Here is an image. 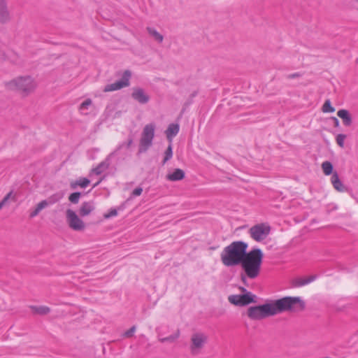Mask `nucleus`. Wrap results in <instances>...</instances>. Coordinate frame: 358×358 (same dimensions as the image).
I'll return each instance as SVG.
<instances>
[{
    "mask_svg": "<svg viewBox=\"0 0 358 358\" xmlns=\"http://www.w3.org/2000/svg\"><path fill=\"white\" fill-rule=\"evenodd\" d=\"M94 210V206L92 202H84L82 203L79 213L80 216L85 217L90 215Z\"/></svg>",
    "mask_w": 358,
    "mask_h": 358,
    "instance_id": "20",
    "label": "nucleus"
},
{
    "mask_svg": "<svg viewBox=\"0 0 358 358\" xmlns=\"http://www.w3.org/2000/svg\"><path fill=\"white\" fill-rule=\"evenodd\" d=\"M51 203H52V202H48L46 200L41 201L37 204L36 208L30 213V217L33 218L36 217L43 209H44Z\"/></svg>",
    "mask_w": 358,
    "mask_h": 358,
    "instance_id": "22",
    "label": "nucleus"
},
{
    "mask_svg": "<svg viewBox=\"0 0 358 358\" xmlns=\"http://www.w3.org/2000/svg\"><path fill=\"white\" fill-rule=\"evenodd\" d=\"M240 289H241V291L242 292H243V293H245V294L246 292H247V289H246L245 288L243 287H240Z\"/></svg>",
    "mask_w": 358,
    "mask_h": 358,
    "instance_id": "39",
    "label": "nucleus"
},
{
    "mask_svg": "<svg viewBox=\"0 0 358 358\" xmlns=\"http://www.w3.org/2000/svg\"><path fill=\"white\" fill-rule=\"evenodd\" d=\"M115 152H112L110 153L109 155H108V157L103 161L101 162L100 164H99V165L97 166H96L95 168H94L92 171L95 173L96 175H100L104 171H106V169H108V167L110 166V159H111V157H113V155H114Z\"/></svg>",
    "mask_w": 358,
    "mask_h": 358,
    "instance_id": "14",
    "label": "nucleus"
},
{
    "mask_svg": "<svg viewBox=\"0 0 358 358\" xmlns=\"http://www.w3.org/2000/svg\"><path fill=\"white\" fill-rule=\"evenodd\" d=\"M80 197V192H74V193H72L69 196V199L73 203H78L79 201Z\"/></svg>",
    "mask_w": 358,
    "mask_h": 358,
    "instance_id": "30",
    "label": "nucleus"
},
{
    "mask_svg": "<svg viewBox=\"0 0 358 358\" xmlns=\"http://www.w3.org/2000/svg\"><path fill=\"white\" fill-rule=\"evenodd\" d=\"M345 138H346V135L342 134H338L336 136V143L341 148L344 147V141H345Z\"/></svg>",
    "mask_w": 358,
    "mask_h": 358,
    "instance_id": "31",
    "label": "nucleus"
},
{
    "mask_svg": "<svg viewBox=\"0 0 358 358\" xmlns=\"http://www.w3.org/2000/svg\"><path fill=\"white\" fill-rule=\"evenodd\" d=\"M296 76H298V74H296V73H294V74H291V75H289V78H295V77H296Z\"/></svg>",
    "mask_w": 358,
    "mask_h": 358,
    "instance_id": "38",
    "label": "nucleus"
},
{
    "mask_svg": "<svg viewBox=\"0 0 358 358\" xmlns=\"http://www.w3.org/2000/svg\"><path fill=\"white\" fill-rule=\"evenodd\" d=\"M332 120L334 121V125L336 127H338L339 126V121H338V120L336 117H332Z\"/></svg>",
    "mask_w": 358,
    "mask_h": 358,
    "instance_id": "36",
    "label": "nucleus"
},
{
    "mask_svg": "<svg viewBox=\"0 0 358 358\" xmlns=\"http://www.w3.org/2000/svg\"><path fill=\"white\" fill-rule=\"evenodd\" d=\"M270 231L271 227L266 223L255 224L249 229L250 237L257 242H261L266 238Z\"/></svg>",
    "mask_w": 358,
    "mask_h": 358,
    "instance_id": "8",
    "label": "nucleus"
},
{
    "mask_svg": "<svg viewBox=\"0 0 358 358\" xmlns=\"http://www.w3.org/2000/svg\"><path fill=\"white\" fill-rule=\"evenodd\" d=\"M132 143H133V139L132 138H129L128 140V142H127V148H129Z\"/></svg>",
    "mask_w": 358,
    "mask_h": 358,
    "instance_id": "37",
    "label": "nucleus"
},
{
    "mask_svg": "<svg viewBox=\"0 0 358 358\" xmlns=\"http://www.w3.org/2000/svg\"><path fill=\"white\" fill-rule=\"evenodd\" d=\"M245 279H246V278H245V276L242 275V280H243V281H244V282H245Z\"/></svg>",
    "mask_w": 358,
    "mask_h": 358,
    "instance_id": "42",
    "label": "nucleus"
},
{
    "mask_svg": "<svg viewBox=\"0 0 358 358\" xmlns=\"http://www.w3.org/2000/svg\"><path fill=\"white\" fill-rule=\"evenodd\" d=\"M143 192V189L140 187L135 188L132 192L133 196H140Z\"/></svg>",
    "mask_w": 358,
    "mask_h": 358,
    "instance_id": "34",
    "label": "nucleus"
},
{
    "mask_svg": "<svg viewBox=\"0 0 358 358\" xmlns=\"http://www.w3.org/2000/svg\"><path fill=\"white\" fill-rule=\"evenodd\" d=\"M136 331V327L133 326L124 333L126 337H131Z\"/></svg>",
    "mask_w": 358,
    "mask_h": 358,
    "instance_id": "35",
    "label": "nucleus"
},
{
    "mask_svg": "<svg viewBox=\"0 0 358 358\" xmlns=\"http://www.w3.org/2000/svg\"><path fill=\"white\" fill-rule=\"evenodd\" d=\"M262 259L263 253L259 248H254L249 252H246L240 264L248 278L253 279L259 275Z\"/></svg>",
    "mask_w": 358,
    "mask_h": 358,
    "instance_id": "2",
    "label": "nucleus"
},
{
    "mask_svg": "<svg viewBox=\"0 0 358 358\" xmlns=\"http://www.w3.org/2000/svg\"><path fill=\"white\" fill-rule=\"evenodd\" d=\"M13 194V192H8L0 202V210L4 207Z\"/></svg>",
    "mask_w": 358,
    "mask_h": 358,
    "instance_id": "32",
    "label": "nucleus"
},
{
    "mask_svg": "<svg viewBox=\"0 0 358 358\" xmlns=\"http://www.w3.org/2000/svg\"><path fill=\"white\" fill-rule=\"evenodd\" d=\"M146 31L149 36L158 43H162L164 41V36L161 34L155 27H147Z\"/></svg>",
    "mask_w": 358,
    "mask_h": 358,
    "instance_id": "18",
    "label": "nucleus"
},
{
    "mask_svg": "<svg viewBox=\"0 0 358 358\" xmlns=\"http://www.w3.org/2000/svg\"><path fill=\"white\" fill-rule=\"evenodd\" d=\"M117 215V211L115 208H111L108 213L104 215V217L108 219L112 217H115Z\"/></svg>",
    "mask_w": 358,
    "mask_h": 358,
    "instance_id": "33",
    "label": "nucleus"
},
{
    "mask_svg": "<svg viewBox=\"0 0 358 358\" xmlns=\"http://www.w3.org/2000/svg\"><path fill=\"white\" fill-rule=\"evenodd\" d=\"M131 71L129 70L124 71L122 75V78L121 80H117L113 83L106 85L104 87L103 92H113L119 90L122 88L128 87L130 85V78H131Z\"/></svg>",
    "mask_w": 358,
    "mask_h": 358,
    "instance_id": "9",
    "label": "nucleus"
},
{
    "mask_svg": "<svg viewBox=\"0 0 358 358\" xmlns=\"http://www.w3.org/2000/svg\"><path fill=\"white\" fill-rule=\"evenodd\" d=\"M255 295L251 292L243 294H233L228 297V301L235 306H245L255 301Z\"/></svg>",
    "mask_w": 358,
    "mask_h": 358,
    "instance_id": "10",
    "label": "nucleus"
},
{
    "mask_svg": "<svg viewBox=\"0 0 358 358\" xmlns=\"http://www.w3.org/2000/svg\"><path fill=\"white\" fill-rule=\"evenodd\" d=\"M269 303L273 315L286 311L302 310L305 306L304 302L299 296H285Z\"/></svg>",
    "mask_w": 358,
    "mask_h": 358,
    "instance_id": "3",
    "label": "nucleus"
},
{
    "mask_svg": "<svg viewBox=\"0 0 358 358\" xmlns=\"http://www.w3.org/2000/svg\"><path fill=\"white\" fill-rule=\"evenodd\" d=\"M357 1H358V0H357Z\"/></svg>",
    "mask_w": 358,
    "mask_h": 358,
    "instance_id": "43",
    "label": "nucleus"
},
{
    "mask_svg": "<svg viewBox=\"0 0 358 358\" xmlns=\"http://www.w3.org/2000/svg\"><path fill=\"white\" fill-rule=\"evenodd\" d=\"M331 182L334 188L338 192H344L347 190L346 187L343 184V182L340 180L337 172L333 173L331 177Z\"/></svg>",
    "mask_w": 358,
    "mask_h": 358,
    "instance_id": "15",
    "label": "nucleus"
},
{
    "mask_svg": "<svg viewBox=\"0 0 358 358\" xmlns=\"http://www.w3.org/2000/svg\"><path fill=\"white\" fill-rule=\"evenodd\" d=\"M90 183V180L86 178H81L79 180L71 182L70 185L71 189H76L78 186H80L82 188H85L89 185Z\"/></svg>",
    "mask_w": 358,
    "mask_h": 358,
    "instance_id": "23",
    "label": "nucleus"
},
{
    "mask_svg": "<svg viewBox=\"0 0 358 358\" xmlns=\"http://www.w3.org/2000/svg\"><path fill=\"white\" fill-rule=\"evenodd\" d=\"M34 313L40 315H45L50 312V308L45 306H32L30 307Z\"/></svg>",
    "mask_w": 358,
    "mask_h": 358,
    "instance_id": "24",
    "label": "nucleus"
},
{
    "mask_svg": "<svg viewBox=\"0 0 358 358\" xmlns=\"http://www.w3.org/2000/svg\"><path fill=\"white\" fill-rule=\"evenodd\" d=\"M173 157V150H172V144L170 143L169 145L168 146L167 149L165 151L164 153V158L162 162L163 164H165L167 161L171 159Z\"/></svg>",
    "mask_w": 358,
    "mask_h": 358,
    "instance_id": "27",
    "label": "nucleus"
},
{
    "mask_svg": "<svg viewBox=\"0 0 358 358\" xmlns=\"http://www.w3.org/2000/svg\"><path fill=\"white\" fill-rule=\"evenodd\" d=\"M92 103V101L90 99H85L79 107V110L82 113H84L85 110H87L89 106H90Z\"/></svg>",
    "mask_w": 358,
    "mask_h": 358,
    "instance_id": "29",
    "label": "nucleus"
},
{
    "mask_svg": "<svg viewBox=\"0 0 358 358\" xmlns=\"http://www.w3.org/2000/svg\"><path fill=\"white\" fill-rule=\"evenodd\" d=\"M101 181H98L96 184L94 185V187L97 186L99 183H100Z\"/></svg>",
    "mask_w": 358,
    "mask_h": 358,
    "instance_id": "40",
    "label": "nucleus"
},
{
    "mask_svg": "<svg viewBox=\"0 0 358 358\" xmlns=\"http://www.w3.org/2000/svg\"><path fill=\"white\" fill-rule=\"evenodd\" d=\"M179 336H180V331L177 330L175 334H173L169 336L160 338L159 341L162 343H165V342L172 343V342H174L176 339H178L179 338Z\"/></svg>",
    "mask_w": 358,
    "mask_h": 358,
    "instance_id": "26",
    "label": "nucleus"
},
{
    "mask_svg": "<svg viewBox=\"0 0 358 358\" xmlns=\"http://www.w3.org/2000/svg\"><path fill=\"white\" fill-rule=\"evenodd\" d=\"M131 97L141 104L147 103L150 100V96L142 88H134Z\"/></svg>",
    "mask_w": 358,
    "mask_h": 358,
    "instance_id": "13",
    "label": "nucleus"
},
{
    "mask_svg": "<svg viewBox=\"0 0 358 358\" xmlns=\"http://www.w3.org/2000/svg\"><path fill=\"white\" fill-rule=\"evenodd\" d=\"M322 169L324 173L326 176H329L330 174H333V165L329 161H325L322 164Z\"/></svg>",
    "mask_w": 358,
    "mask_h": 358,
    "instance_id": "25",
    "label": "nucleus"
},
{
    "mask_svg": "<svg viewBox=\"0 0 358 358\" xmlns=\"http://www.w3.org/2000/svg\"><path fill=\"white\" fill-rule=\"evenodd\" d=\"M208 336L206 334L197 331L191 335L189 349L191 355L195 356L201 352L208 343Z\"/></svg>",
    "mask_w": 358,
    "mask_h": 358,
    "instance_id": "5",
    "label": "nucleus"
},
{
    "mask_svg": "<svg viewBox=\"0 0 358 358\" xmlns=\"http://www.w3.org/2000/svg\"><path fill=\"white\" fill-rule=\"evenodd\" d=\"M5 86L9 90L15 91L23 96H27L35 90L36 83L31 76H19L6 82Z\"/></svg>",
    "mask_w": 358,
    "mask_h": 358,
    "instance_id": "4",
    "label": "nucleus"
},
{
    "mask_svg": "<svg viewBox=\"0 0 358 358\" xmlns=\"http://www.w3.org/2000/svg\"><path fill=\"white\" fill-rule=\"evenodd\" d=\"M248 316L251 320H260L273 316L269 303L263 305L251 306L248 309Z\"/></svg>",
    "mask_w": 358,
    "mask_h": 358,
    "instance_id": "7",
    "label": "nucleus"
},
{
    "mask_svg": "<svg viewBox=\"0 0 358 358\" xmlns=\"http://www.w3.org/2000/svg\"><path fill=\"white\" fill-rule=\"evenodd\" d=\"M12 20V14L7 3H0V24H6Z\"/></svg>",
    "mask_w": 358,
    "mask_h": 358,
    "instance_id": "12",
    "label": "nucleus"
},
{
    "mask_svg": "<svg viewBox=\"0 0 358 358\" xmlns=\"http://www.w3.org/2000/svg\"><path fill=\"white\" fill-rule=\"evenodd\" d=\"M0 3H7L6 0H0Z\"/></svg>",
    "mask_w": 358,
    "mask_h": 358,
    "instance_id": "41",
    "label": "nucleus"
},
{
    "mask_svg": "<svg viewBox=\"0 0 358 358\" xmlns=\"http://www.w3.org/2000/svg\"><path fill=\"white\" fill-rule=\"evenodd\" d=\"M337 115L342 119L344 125L350 126L352 124V117L348 110L341 109L337 112Z\"/></svg>",
    "mask_w": 358,
    "mask_h": 358,
    "instance_id": "21",
    "label": "nucleus"
},
{
    "mask_svg": "<svg viewBox=\"0 0 358 358\" xmlns=\"http://www.w3.org/2000/svg\"><path fill=\"white\" fill-rule=\"evenodd\" d=\"M185 176V171L181 169H176L172 173H169L166 176V179L169 181H179L184 179Z\"/></svg>",
    "mask_w": 358,
    "mask_h": 358,
    "instance_id": "16",
    "label": "nucleus"
},
{
    "mask_svg": "<svg viewBox=\"0 0 358 358\" xmlns=\"http://www.w3.org/2000/svg\"><path fill=\"white\" fill-rule=\"evenodd\" d=\"M322 111L324 113H333L335 111V108L331 106L329 99L325 101L322 106Z\"/></svg>",
    "mask_w": 358,
    "mask_h": 358,
    "instance_id": "28",
    "label": "nucleus"
},
{
    "mask_svg": "<svg viewBox=\"0 0 358 358\" xmlns=\"http://www.w3.org/2000/svg\"><path fill=\"white\" fill-rule=\"evenodd\" d=\"M66 215L67 222L71 229L74 231H83L85 229V224L84 222L79 218L73 210L68 209L66 212Z\"/></svg>",
    "mask_w": 358,
    "mask_h": 358,
    "instance_id": "11",
    "label": "nucleus"
},
{
    "mask_svg": "<svg viewBox=\"0 0 358 358\" xmlns=\"http://www.w3.org/2000/svg\"><path fill=\"white\" fill-rule=\"evenodd\" d=\"M180 127L178 124H171L169 125L167 129L166 130V136L167 139L171 143L172 139L175 137L179 132Z\"/></svg>",
    "mask_w": 358,
    "mask_h": 358,
    "instance_id": "19",
    "label": "nucleus"
},
{
    "mask_svg": "<svg viewBox=\"0 0 358 358\" xmlns=\"http://www.w3.org/2000/svg\"><path fill=\"white\" fill-rule=\"evenodd\" d=\"M248 244L241 241H234L226 246L220 254L222 263L227 267L239 265L246 255Z\"/></svg>",
    "mask_w": 358,
    "mask_h": 358,
    "instance_id": "1",
    "label": "nucleus"
},
{
    "mask_svg": "<svg viewBox=\"0 0 358 358\" xmlns=\"http://www.w3.org/2000/svg\"><path fill=\"white\" fill-rule=\"evenodd\" d=\"M317 277L316 275H312L308 278H298L293 280L292 285L296 287H302L313 282L316 280Z\"/></svg>",
    "mask_w": 358,
    "mask_h": 358,
    "instance_id": "17",
    "label": "nucleus"
},
{
    "mask_svg": "<svg viewBox=\"0 0 358 358\" xmlns=\"http://www.w3.org/2000/svg\"><path fill=\"white\" fill-rule=\"evenodd\" d=\"M155 125L153 123L146 124L140 139L139 152H145L152 145L155 137Z\"/></svg>",
    "mask_w": 358,
    "mask_h": 358,
    "instance_id": "6",
    "label": "nucleus"
}]
</instances>
